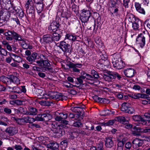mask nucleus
<instances>
[{
	"label": "nucleus",
	"mask_w": 150,
	"mask_h": 150,
	"mask_svg": "<svg viewBox=\"0 0 150 150\" xmlns=\"http://www.w3.org/2000/svg\"><path fill=\"white\" fill-rule=\"evenodd\" d=\"M6 39L7 40L11 41L13 39L16 40L22 41L23 39L20 35L15 32L13 30H7L4 33Z\"/></svg>",
	"instance_id": "obj_1"
},
{
	"label": "nucleus",
	"mask_w": 150,
	"mask_h": 150,
	"mask_svg": "<svg viewBox=\"0 0 150 150\" xmlns=\"http://www.w3.org/2000/svg\"><path fill=\"white\" fill-rule=\"evenodd\" d=\"M91 16V12L90 11L83 9L81 14L80 19L82 23L84 24L87 22Z\"/></svg>",
	"instance_id": "obj_2"
},
{
	"label": "nucleus",
	"mask_w": 150,
	"mask_h": 150,
	"mask_svg": "<svg viewBox=\"0 0 150 150\" xmlns=\"http://www.w3.org/2000/svg\"><path fill=\"white\" fill-rule=\"evenodd\" d=\"M112 63L113 67L115 69H120L123 68L125 66V64L121 58L113 60Z\"/></svg>",
	"instance_id": "obj_3"
},
{
	"label": "nucleus",
	"mask_w": 150,
	"mask_h": 150,
	"mask_svg": "<svg viewBox=\"0 0 150 150\" xmlns=\"http://www.w3.org/2000/svg\"><path fill=\"white\" fill-rule=\"evenodd\" d=\"M146 35L144 33L139 34L136 39V42L142 48L145 45Z\"/></svg>",
	"instance_id": "obj_4"
},
{
	"label": "nucleus",
	"mask_w": 150,
	"mask_h": 150,
	"mask_svg": "<svg viewBox=\"0 0 150 150\" xmlns=\"http://www.w3.org/2000/svg\"><path fill=\"white\" fill-rule=\"evenodd\" d=\"M52 117V115L50 114V112L47 111L43 114L38 115L36 117V120L39 121H47L50 120Z\"/></svg>",
	"instance_id": "obj_5"
},
{
	"label": "nucleus",
	"mask_w": 150,
	"mask_h": 150,
	"mask_svg": "<svg viewBox=\"0 0 150 150\" xmlns=\"http://www.w3.org/2000/svg\"><path fill=\"white\" fill-rule=\"evenodd\" d=\"M121 110L123 112L130 114H132L134 112L133 108L131 107L130 104L128 103H122Z\"/></svg>",
	"instance_id": "obj_6"
},
{
	"label": "nucleus",
	"mask_w": 150,
	"mask_h": 150,
	"mask_svg": "<svg viewBox=\"0 0 150 150\" xmlns=\"http://www.w3.org/2000/svg\"><path fill=\"white\" fill-rule=\"evenodd\" d=\"M57 46L64 52H69L71 51L70 46L69 44L64 41H61L57 43Z\"/></svg>",
	"instance_id": "obj_7"
},
{
	"label": "nucleus",
	"mask_w": 150,
	"mask_h": 150,
	"mask_svg": "<svg viewBox=\"0 0 150 150\" xmlns=\"http://www.w3.org/2000/svg\"><path fill=\"white\" fill-rule=\"evenodd\" d=\"M120 0H110V7L112 10H113V13L112 14L116 13V15L117 14V12L118 11V5L120 3Z\"/></svg>",
	"instance_id": "obj_8"
},
{
	"label": "nucleus",
	"mask_w": 150,
	"mask_h": 150,
	"mask_svg": "<svg viewBox=\"0 0 150 150\" xmlns=\"http://www.w3.org/2000/svg\"><path fill=\"white\" fill-rule=\"evenodd\" d=\"M68 65L69 68L72 69L73 72L76 73L80 72V70L78 68H81L82 66L81 64H74L71 62L69 63Z\"/></svg>",
	"instance_id": "obj_9"
},
{
	"label": "nucleus",
	"mask_w": 150,
	"mask_h": 150,
	"mask_svg": "<svg viewBox=\"0 0 150 150\" xmlns=\"http://www.w3.org/2000/svg\"><path fill=\"white\" fill-rule=\"evenodd\" d=\"M107 57L105 56V57L103 56V57H102V59L100 61V62H102V64H101L100 63H98V66L101 65V67H103V66L105 67L104 69H106V68H108L109 67L110 64V62L107 59Z\"/></svg>",
	"instance_id": "obj_10"
},
{
	"label": "nucleus",
	"mask_w": 150,
	"mask_h": 150,
	"mask_svg": "<svg viewBox=\"0 0 150 150\" xmlns=\"http://www.w3.org/2000/svg\"><path fill=\"white\" fill-rule=\"evenodd\" d=\"M51 98L54 99L56 100H66L67 97L63 95L61 93H56L53 95L51 96Z\"/></svg>",
	"instance_id": "obj_11"
},
{
	"label": "nucleus",
	"mask_w": 150,
	"mask_h": 150,
	"mask_svg": "<svg viewBox=\"0 0 150 150\" xmlns=\"http://www.w3.org/2000/svg\"><path fill=\"white\" fill-rule=\"evenodd\" d=\"M143 140L138 138L134 139L132 142V146L133 147L136 149L138 147L141 146L143 143Z\"/></svg>",
	"instance_id": "obj_12"
},
{
	"label": "nucleus",
	"mask_w": 150,
	"mask_h": 150,
	"mask_svg": "<svg viewBox=\"0 0 150 150\" xmlns=\"http://www.w3.org/2000/svg\"><path fill=\"white\" fill-rule=\"evenodd\" d=\"M123 73L127 77L131 78L134 76L135 71L133 69L129 68L123 71Z\"/></svg>",
	"instance_id": "obj_13"
},
{
	"label": "nucleus",
	"mask_w": 150,
	"mask_h": 150,
	"mask_svg": "<svg viewBox=\"0 0 150 150\" xmlns=\"http://www.w3.org/2000/svg\"><path fill=\"white\" fill-rule=\"evenodd\" d=\"M59 26L58 23L56 21H53L48 27V30L51 32L55 31L58 28Z\"/></svg>",
	"instance_id": "obj_14"
},
{
	"label": "nucleus",
	"mask_w": 150,
	"mask_h": 150,
	"mask_svg": "<svg viewBox=\"0 0 150 150\" xmlns=\"http://www.w3.org/2000/svg\"><path fill=\"white\" fill-rule=\"evenodd\" d=\"M83 108L84 107H82L80 105H78L76 106L72 107L71 109L73 112L81 113L82 112H84L83 110Z\"/></svg>",
	"instance_id": "obj_15"
},
{
	"label": "nucleus",
	"mask_w": 150,
	"mask_h": 150,
	"mask_svg": "<svg viewBox=\"0 0 150 150\" xmlns=\"http://www.w3.org/2000/svg\"><path fill=\"white\" fill-rule=\"evenodd\" d=\"M135 7L136 11L139 13L145 14V11L144 8L141 7V5L138 2L135 3Z\"/></svg>",
	"instance_id": "obj_16"
},
{
	"label": "nucleus",
	"mask_w": 150,
	"mask_h": 150,
	"mask_svg": "<svg viewBox=\"0 0 150 150\" xmlns=\"http://www.w3.org/2000/svg\"><path fill=\"white\" fill-rule=\"evenodd\" d=\"M5 132L10 135L12 136L16 134L17 132L18 131L15 127H9L6 129Z\"/></svg>",
	"instance_id": "obj_17"
},
{
	"label": "nucleus",
	"mask_w": 150,
	"mask_h": 150,
	"mask_svg": "<svg viewBox=\"0 0 150 150\" xmlns=\"http://www.w3.org/2000/svg\"><path fill=\"white\" fill-rule=\"evenodd\" d=\"M93 99L94 100L98 102H100L101 103H109V101L107 99L101 98L98 97L97 96H95L93 97Z\"/></svg>",
	"instance_id": "obj_18"
},
{
	"label": "nucleus",
	"mask_w": 150,
	"mask_h": 150,
	"mask_svg": "<svg viewBox=\"0 0 150 150\" xmlns=\"http://www.w3.org/2000/svg\"><path fill=\"white\" fill-rule=\"evenodd\" d=\"M142 129L139 127H137L136 126L134 127L133 128V130L132 131V134L134 136H140V132H141Z\"/></svg>",
	"instance_id": "obj_19"
},
{
	"label": "nucleus",
	"mask_w": 150,
	"mask_h": 150,
	"mask_svg": "<svg viewBox=\"0 0 150 150\" xmlns=\"http://www.w3.org/2000/svg\"><path fill=\"white\" fill-rule=\"evenodd\" d=\"M47 147L48 148L54 150H56L59 148V145L56 142H52L47 144Z\"/></svg>",
	"instance_id": "obj_20"
},
{
	"label": "nucleus",
	"mask_w": 150,
	"mask_h": 150,
	"mask_svg": "<svg viewBox=\"0 0 150 150\" xmlns=\"http://www.w3.org/2000/svg\"><path fill=\"white\" fill-rule=\"evenodd\" d=\"M113 142L110 137H107L106 138L105 141V145L108 148H111L113 145Z\"/></svg>",
	"instance_id": "obj_21"
},
{
	"label": "nucleus",
	"mask_w": 150,
	"mask_h": 150,
	"mask_svg": "<svg viewBox=\"0 0 150 150\" xmlns=\"http://www.w3.org/2000/svg\"><path fill=\"white\" fill-rule=\"evenodd\" d=\"M42 39L44 41L47 43H50L52 42V36L49 34L44 35Z\"/></svg>",
	"instance_id": "obj_22"
},
{
	"label": "nucleus",
	"mask_w": 150,
	"mask_h": 150,
	"mask_svg": "<svg viewBox=\"0 0 150 150\" xmlns=\"http://www.w3.org/2000/svg\"><path fill=\"white\" fill-rule=\"evenodd\" d=\"M1 81L7 85H10L12 83L11 79L9 77L8 78L4 76H2L0 78Z\"/></svg>",
	"instance_id": "obj_23"
},
{
	"label": "nucleus",
	"mask_w": 150,
	"mask_h": 150,
	"mask_svg": "<svg viewBox=\"0 0 150 150\" xmlns=\"http://www.w3.org/2000/svg\"><path fill=\"white\" fill-rule=\"evenodd\" d=\"M10 56L11 57H13L14 58H12V59L14 62L19 63L22 61L21 58L19 56L17 55L12 53H10Z\"/></svg>",
	"instance_id": "obj_24"
},
{
	"label": "nucleus",
	"mask_w": 150,
	"mask_h": 150,
	"mask_svg": "<svg viewBox=\"0 0 150 150\" xmlns=\"http://www.w3.org/2000/svg\"><path fill=\"white\" fill-rule=\"evenodd\" d=\"M10 78L11 80L12 83H13L17 85L20 83V81L19 79L16 76L13 75H11Z\"/></svg>",
	"instance_id": "obj_25"
},
{
	"label": "nucleus",
	"mask_w": 150,
	"mask_h": 150,
	"mask_svg": "<svg viewBox=\"0 0 150 150\" xmlns=\"http://www.w3.org/2000/svg\"><path fill=\"white\" fill-rule=\"evenodd\" d=\"M115 120L125 124H127L128 122V120L124 117L122 116L117 117L115 118Z\"/></svg>",
	"instance_id": "obj_26"
},
{
	"label": "nucleus",
	"mask_w": 150,
	"mask_h": 150,
	"mask_svg": "<svg viewBox=\"0 0 150 150\" xmlns=\"http://www.w3.org/2000/svg\"><path fill=\"white\" fill-rule=\"evenodd\" d=\"M113 76L112 72H109L108 74H104L103 77L105 81H110L113 79L112 76Z\"/></svg>",
	"instance_id": "obj_27"
},
{
	"label": "nucleus",
	"mask_w": 150,
	"mask_h": 150,
	"mask_svg": "<svg viewBox=\"0 0 150 150\" xmlns=\"http://www.w3.org/2000/svg\"><path fill=\"white\" fill-rule=\"evenodd\" d=\"M11 119L16 122L19 125H23L24 124L22 118H18L16 117H11Z\"/></svg>",
	"instance_id": "obj_28"
},
{
	"label": "nucleus",
	"mask_w": 150,
	"mask_h": 150,
	"mask_svg": "<svg viewBox=\"0 0 150 150\" xmlns=\"http://www.w3.org/2000/svg\"><path fill=\"white\" fill-rule=\"evenodd\" d=\"M22 118L24 124L25 123H32L34 122L35 121L34 118L30 117L28 116H24Z\"/></svg>",
	"instance_id": "obj_29"
},
{
	"label": "nucleus",
	"mask_w": 150,
	"mask_h": 150,
	"mask_svg": "<svg viewBox=\"0 0 150 150\" xmlns=\"http://www.w3.org/2000/svg\"><path fill=\"white\" fill-rule=\"evenodd\" d=\"M65 38L72 41H74L76 39V36L75 35L69 33H68L66 35Z\"/></svg>",
	"instance_id": "obj_30"
},
{
	"label": "nucleus",
	"mask_w": 150,
	"mask_h": 150,
	"mask_svg": "<svg viewBox=\"0 0 150 150\" xmlns=\"http://www.w3.org/2000/svg\"><path fill=\"white\" fill-rule=\"evenodd\" d=\"M52 42L53 41H57L60 40L61 37V35H60L59 33L55 32L53 33L52 36Z\"/></svg>",
	"instance_id": "obj_31"
},
{
	"label": "nucleus",
	"mask_w": 150,
	"mask_h": 150,
	"mask_svg": "<svg viewBox=\"0 0 150 150\" xmlns=\"http://www.w3.org/2000/svg\"><path fill=\"white\" fill-rule=\"evenodd\" d=\"M21 45L22 47L24 49H32L33 47L32 46L29 45V44L26 42V41H23L21 43Z\"/></svg>",
	"instance_id": "obj_32"
},
{
	"label": "nucleus",
	"mask_w": 150,
	"mask_h": 150,
	"mask_svg": "<svg viewBox=\"0 0 150 150\" xmlns=\"http://www.w3.org/2000/svg\"><path fill=\"white\" fill-rule=\"evenodd\" d=\"M140 22V21L138 19L132 23V27L134 30H137L138 29L139 26V23Z\"/></svg>",
	"instance_id": "obj_33"
},
{
	"label": "nucleus",
	"mask_w": 150,
	"mask_h": 150,
	"mask_svg": "<svg viewBox=\"0 0 150 150\" xmlns=\"http://www.w3.org/2000/svg\"><path fill=\"white\" fill-rule=\"evenodd\" d=\"M133 119L135 121H137L140 124H141L142 122V120L143 119L139 115H135L132 117Z\"/></svg>",
	"instance_id": "obj_34"
},
{
	"label": "nucleus",
	"mask_w": 150,
	"mask_h": 150,
	"mask_svg": "<svg viewBox=\"0 0 150 150\" xmlns=\"http://www.w3.org/2000/svg\"><path fill=\"white\" fill-rule=\"evenodd\" d=\"M56 134H58L59 137H61L62 134V129L60 128V127L58 126L57 127L53 130Z\"/></svg>",
	"instance_id": "obj_35"
},
{
	"label": "nucleus",
	"mask_w": 150,
	"mask_h": 150,
	"mask_svg": "<svg viewBox=\"0 0 150 150\" xmlns=\"http://www.w3.org/2000/svg\"><path fill=\"white\" fill-rule=\"evenodd\" d=\"M90 150H104L103 144L102 143H100L98 144L97 149L95 147H92L90 148Z\"/></svg>",
	"instance_id": "obj_36"
},
{
	"label": "nucleus",
	"mask_w": 150,
	"mask_h": 150,
	"mask_svg": "<svg viewBox=\"0 0 150 150\" xmlns=\"http://www.w3.org/2000/svg\"><path fill=\"white\" fill-rule=\"evenodd\" d=\"M37 110L35 108H30L28 114L30 115H35L37 114Z\"/></svg>",
	"instance_id": "obj_37"
},
{
	"label": "nucleus",
	"mask_w": 150,
	"mask_h": 150,
	"mask_svg": "<svg viewBox=\"0 0 150 150\" xmlns=\"http://www.w3.org/2000/svg\"><path fill=\"white\" fill-rule=\"evenodd\" d=\"M36 8L38 13H40L43 9V5L41 3H38L36 5Z\"/></svg>",
	"instance_id": "obj_38"
},
{
	"label": "nucleus",
	"mask_w": 150,
	"mask_h": 150,
	"mask_svg": "<svg viewBox=\"0 0 150 150\" xmlns=\"http://www.w3.org/2000/svg\"><path fill=\"white\" fill-rule=\"evenodd\" d=\"M23 101L19 100H14L11 102V104H16L17 105H21L22 104Z\"/></svg>",
	"instance_id": "obj_39"
},
{
	"label": "nucleus",
	"mask_w": 150,
	"mask_h": 150,
	"mask_svg": "<svg viewBox=\"0 0 150 150\" xmlns=\"http://www.w3.org/2000/svg\"><path fill=\"white\" fill-rule=\"evenodd\" d=\"M141 124L142 125L149 126L150 125V120H146L143 118V119L142 120Z\"/></svg>",
	"instance_id": "obj_40"
},
{
	"label": "nucleus",
	"mask_w": 150,
	"mask_h": 150,
	"mask_svg": "<svg viewBox=\"0 0 150 150\" xmlns=\"http://www.w3.org/2000/svg\"><path fill=\"white\" fill-rule=\"evenodd\" d=\"M42 69L43 71L45 72V71H47L48 73L53 72L54 71L52 68L48 67H43Z\"/></svg>",
	"instance_id": "obj_41"
},
{
	"label": "nucleus",
	"mask_w": 150,
	"mask_h": 150,
	"mask_svg": "<svg viewBox=\"0 0 150 150\" xmlns=\"http://www.w3.org/2000/svg\"><path fill=\"white\" fill-rule=\"evenodd\" d=\"M118 140L119 141L126 142L127 140V138L125 137V135H122L119 136L118 137Z\"/></svg>",
	"instance_id": "obj_42"
},
{
	"label": "nucleus",
	"mask_w": 150,
	"mask_h": 150,
	"mask_svg": "<svg viewBox=\"0 0 150 150\" xmlns=\"http://www.w3.org/2000/svg\"><path fill=\"white\" fill-rule=\"evenodd\" d=\"M112 75L113 76H112V77L113 79H115L117 78L118 80H120L122 78L121 76L117 73H114L112 72Z\"/></svg>",
	"instance_id": "obj_43"
},
{
	"label": "nucleus",
	"mask_w": 150,
	"mask_h": 150,
	"mask_svg": "<svg viewBox=\"0 0 150 150\" xmlns=\"http://www.w3.org/2000/svg\"><path fill=\"white\" fill-rule=\"evenodd\" d=\"M8 88L9 89H12L13 90H14L15 92L17 93H20V89L19 87L16 86L11 87L10 86H8Z\"/></svg>",
	"instance_id": "obj_44"
},
{
	"label": "nucleus",
	"mask_w": 150,
	"mask_h": 150,
	"mask_svg": "<svg viewBox=\"0 0 150 150\" xmlns=\"http://www.w3.org/2000/svg\"><path fill=\"white\" fill-rule=\"evenodd\" d=\"M61 144L63 149H65L67 146L68 142L67 140H64L61 142Z\"/></svg>",
	"instance_id": "obj_45"
},
{
	"label": "nucleus",
	"mask_w": 150,
	"mask_h": 150,
	"mask_svg": "<svg viewBox=\"0 0 150 150\" xmlns=\"http://www.w3.org/2000/svg\"><path fill=\"white\" fill-rule=\"evenodd\" d=\"M32 0H27L26 4L25 5V7L27 11L29 10V6H31Z\"/></svg>",
	"instance_id": "obj_46"
},
{
	"label": "nucleus",
	"mask_w": 150,
	"mask_h": 150,
	"mask_svg": "<svg viewBox=\"0 0 150 150\" xmlns=\"http://www.w3.org/2000/svg\"><path fill=\"white\" fill-rule=\"evenodd\" d=\"M140 93H135L131 95V97L135 99H137L140 98Z\"/></svg>",
	"instance_id": "obj_47"
},
{
	"label": "nucleus",
	"mask_w": 150,
	"mask_h": 150,
	"mask_svg": "<svg viewBox=\"0 0 150 150\" xmlns=\"http://www.w3.org/2000/svg\"><path fill=\"white\" fill-rule=\"evenodd\" d=\"M82 125V123L79 121H76L74 122L72 125L75 127H80Z\"/></svg>",
	"instance_id": "obj_48"
},
{
	"label": "nucleus",
	"mask_w": 150,
	"mask_h": 150,
	"mask_svg": "<svg viewBox=\"0 0 150 150\" xmlns=\"http://www.w3.org/2000/svg\"><path fill=\"white\" fill-rule=\"evenodd\" d=\"M91 73L93 74V76L96 78H98L99 77V76L98 73L94 70H91Z\"/></svg>",
	"instance_id": "obj_49"
},
{
	"label": "nucleus",
	"mask_w": 150,
	"mask_h": 150,
	"mask_svg": "<svg viewBox=\"0 0 150 150\" xmlns=\"http://www.w3.org/2000/svg\"><path fill=\"white\" fill-rule=\"evenodd\" d=\"M142 133L147 134L150 133V128H148V127H146L144 129H142Z\"/></svg>",
	"instance_id": "obj_50"
},
{
	"label": "nucleus",
	"mask_w": 150,
	"mask_h": 150,
	"mask_svg": "<svg viewBox=\"0 0 150 150\" xmlns=\"http://www.w3.org/2000/svg\"><path fill=\"white\" fill-rule=\"evenodd\" d=\"M42 64L44 66L43 67H49L50 65V64L47 60H43Z\"/></svg>",
	"instance_id": "obj_51"
},
{
	"label": "nucleus",
	"mask_w": 150,
	"mask_h": 150,
	"mask_svg": "<svg viewBox=\"0 0 150 150\" xmlns=\"http://www.w3.org/2000/svg\"><path fill=\"white\" fill-rule=\"evenodd\" d=\"M26 59L31 64H32L33 62H35V61L33 59L31 56H28L26 57Z\"/></svg>",
	"instance_id": "obj_52"
},
{
	"label": "nucleus",
	"mask_w": 150,
	"mask_h": 150,
	"mask_svg": "<svg viewBox=\"0 0 150 150\" xmlns=\"http://www.w3.org/2000/svg\"><path fill=\"white\" fill-rule=\"evenodd\" d=\"M144 24L150 29V18L147 19L145 21Z\"/></svg>",
	"instance_id": "obj_53"
},
{
	"label": "nucleus",
	"mask_w": 150,
	"mask_h": 150,
	"mask_svg": "<svg viewBox=\"0 0 150 150\" xmlns=\"http://www.w3.org/2000/svg\"><path fill=\"white\" fill-rule=\"evenodd\" d=\"M129 0H123V6L125 8H128V3L129 2Z\"/></svg>",
	"instance_id": "obj_54"
},
{
	"label": "nucleus",
	"mask_w": 150,
	"mask_h": 150,
	"mask_svg": "<svg viewBox=\"0 0 150 150\" xmlns=\"http://www.w3.org/2000/svg\"><path fill=\"white\" fill-rule=\"evenodd\" d=\"M60 115L62 119H64L67 117L68 115L66 113H60Z\"/></svg>",
	"instance_id": "obj_55"
},
{
	"label": "nucleus",
	"mask_w": 150,
	"mask_h": 150,
	"mask_svg": "<svg viewBox=\"0 0 150 150\" xmlns=\"http://www.w3.org/2000/svg\"><path fill=\"white\" fill-rule=\"evenodd\" d=\"M85 75L86 77V79H87L88 81L94 79V78L91 75L86 73Z\"/></svg>",
	"instance_id": "obj_56"
},
{
	"label": "nucleus",
	"mask_w": 150,
	"mask_h": 150,
	"mask_svg": "<svg viewBox=\"0 0 150 150\" xmlns=\"http://www.w3.org/2000/svg\"><path fill=\"white\" fill-rule=\"evenodd\" d=\"M4 111L7 114H10L11 112V110L7 107L4 108Z\"/></svg>",
	"instance_id": "obj_57"
},
{
	"label": "nucleus",
	"mask_w": 150,
	"mask_h": 150,
	"mask_svg": "<svg viewBox=\"0 0 150 150\" xmlns=\"http://www.w3.org/2000/svg\"><path fill=\"white\" fill-rule=\"evenodd\" d=\"M115 122V120H109L108 122H106V124L107 126H110L113 125Z\"/></svg>",
	"instance_id": "obj_58"
},
{
	"label": "nucleus",
	"mask_w": 150,
	"mask_h": 150,
	"mask_svg": "<svg viewBox=\"0 0 150 150\" xmlns=\"http://www.w3.org/2000/svg\"><path fill=\"white\" fill-rule=\"evenodd\" d=\"M77 135L76 134H75L73 131L70 134L69 138L72 139H74V138H75V137Z\"/></svg>",
	"instance_id": "obj_59"
},
{
	"label": "nucleus",
	"mask_w": 150,
	"mask_h": 150,
	"mask_svg": "<svg viewBox=\"0 0 150 150\" xmlns=\"http://www.w3.org/2000/svg\"><path fill=\"white\" fill-rule=\"evenodd\" d=\"M125 146L126 148L129 149L132 146L131 143L130 142H127L125 144Z\"/></svg>",
	"instance_id": "obj_60"
},
{
	"label": "nucleus",
	"mask_w": 150,
	"mask_h": 150,
	"mask_svg": "<svg viewBox=\"0 0 150 150\" xmlns=\"http://www.w3.org/2000/svg\"><path fill=\"white\" fill-rule=\"evenodd\" d=\"M37 56V54L36 53L34 52L32 53L31 56L33 58V59L35 60L36 59Z\"/></svg>",
	"instance_id": "obj_61"
},
{
	"label": "nucleus",
	"mask_w": 150,
	"mask_h": 150,
	"mask_svg": "<svg viewBox=\"0 0 150 150\" xmlns=\"http://www.w3.org/2000/svg\"><path fill=\"white\" fill-rule=\"evenodd\" d=\"M14 147L16 150H21L23 149L21 146L18 145H15Z\"/></svg>",
	"instance_id": "obj_62"
},
{
	"label": "nucleus",
	"mask_w": 150,
	"mask_h": 150,
	"mask_svg": "<svg viewBox=\"0 0 150 150\" xmlns=\"http://www.w3.org/2000/svg\"><path fill=\"white\" fill-rule=\"evenodd\" d=\"M13 57H7L6 58V62L8 64H9L11 63V61Z\"/></svg>",
	"instance_id": "obj_63"
},
{
	"label": "nucleus",
	"mask_w": 150,
	"mask_h": 150,
	"mask_svg": "<svg viewBox=\"0 0 150 150\" xmlns=\"http://www.w3.org/2000/svg\"><path fill=\"white\" fill-rule=\"evenodd\" d=\"M73 131L75 134L81 133L82 132V131L79 129H74L73 130Z\"/></svg>",
	"instance_id": "obj_64"
}]
</instances>
